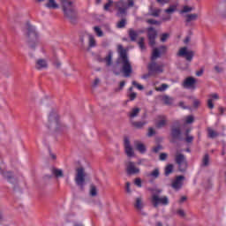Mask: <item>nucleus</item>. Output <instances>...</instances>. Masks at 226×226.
<instances>
[{"instance_id": "obj_55", "label": "nucleus", "mask_w": 226, "mask_h": 226, "mask_svg": "<svg viewBox=\"0 0 226 226\" xmlns=\"http://www.w3.org/2000/svg\"><path fill=\"white\" fill-rule=\"evenodd\" d=\"M185 142H187L188 144H191V142H193V136H186L185 138Z\"/></svg>"}, {"instance_id": "obj_12", "label": "nucleus", "mask_w": 226, "mask_h": 226, "mask_svg": "<svg viewBox=\"0 0 226 226\" xmlns=\"http://www.w3.org/2000/svg\"><path fill=\"white\" fill-rule=\"evenodd\" d=\"M165 52H167L166 46H161L159 49L154 48L152 52L151 61L152 62L156 61V59H158V57H160V56H162V54H165Z\"/></svg>"}, {"instance_id": "obj_36", "label": "nucleus", "mask_w": 226, "mask_h": 226, "mask_svg": "<svg viewBox=\"0 0 226 226\" xmlns=\"http://www.w3.org/2000/svg\"><path fill=\"white\" fill-rule=\"evenodd\" d=\"M144 37H140L139 40L138 41V45L140 50H146V45L144 44Z\"/></svg>"}, {"instance_id": "obj_31", "label": "nucleus", "mask_w": 226, "mask_h": 226, "mask_svg": "<svg viewBox=\"0 0 226 226\" xmlns=\"http://www.w3.org/2000/svg\"><path fill=\"white\" fill-rule=\"evenodd\" d=\"M162 102H164L165 105H172L174 102V98L169 96V95H164L162 97Z\"/></svg>"}, {"instance_id": "obj_14", "label": "nucleus", "mask_w": 226, "mask_h": 226, "mask_svg": "<svg viewBox=\"0 0 226 226\" xmlns=\"http://www.w3.org/2000/svg\"><path fill=\"white\" fill-rule=\"evenodd\" d=\"M126 172L129 176H133L135 174H139V172H140V169L137 168L135 162H129L126 165Z\"/></svg>"}, {"instance_id": "obj_11", "label": "nucleus", "mask_w": 226, "mask_h": 226, "mask_svg": "<svg viewBox=\"0 0 226 226\" xmlns=\"http://www.w3.org/2000/svg\"><path fill=\"white\" fill-rule=\"evenodd\" d=\"M147 36L150 47H154V45H156V36H158V32H156V30L153 27H148Z\"/></svg>"}, {"instance_id": "obj_3", "label": "nucleus", "mask_w": 226, "mask_h": 226, "mask_svg": "<svg viewBox=\"0 0 226 226\" xmlns=\"http://www.w3.org/2000/svg\"><path fill=\"white\" fill-rule=\"evenodd\" d=\"M23 32L26 33L27 41L30 44V47L34 49V46L31 43H36V41H38V32H36V27L26 23L23 27Z\"/></svg>"}, {"instance_id": "obj_50", "label": "nucleus", "mask_w": 226, "mask_h": 226, "mask_svg": "<svg viewBox=\"0 0 226 226\" xmlns=\"http://www.w3.org/2000/svg\"><path fill=\"white\" fill-rule=\"evenodd\" d=\"M134 184L138 188H142V180L140 178H136Z\"/></svg>"}, {"instance_id": "obj_57", "label": "nucleus", "mask_w": 226, "mask_h": 226, "mask_svg": "<svg viewBox=\"0 0 226 226\" xmlns=\"http://www.w3.org/2000/svg\"><path fill=\"white\" fill-rule=\"evenodd\" d=\"M215 70L216 73H222V72H223V68H222L218 65L215 66Z\"/></svg>"}, {"instance_id": "obj_34", "label": "nucleus", "mask_w": 226, "mask_h": 226, "mask_svg": "<svg viewBox=\"0 0 226 226\" xmlns=\"http://www.w3.org/2000/svg\"><path fill=\"white\" fill-rule=\"evenodd\" d=\"M169 89V85L163 83L161 85V87H155V91H158L159 93H163V91H167Z\"/></svg>"}, {"instance_id": "obj_6", "label": "nucleus", "mask_w": 226, "mask_h": 226, "mask_svg": "<svg viewBox=\"0 0 226 226\" xmlns=\"http://www.w3.org/2000/svg\"><path fill=\"white\" fill-rule=\"evenodd\" d=\"M175 162L177 163L178 170L180 172H186V169H188V162H186L185 154L177 152L175 155Z\"/></svg>"}, {"instance_id": "obj_22", "label": "nucleus", "mask_w": 226, "mask_h": 226, "mask_svg": "<svg viewBox=\"0 0 226 226\" xmlns=\"http://www.w3.org/2000/svg\"><path fill=\"white\" fill-rule=\"evenodd\" d=\"M134 146H135V148L137 149V151H139V153H140L141 154H144L146 153L147 148H146V145H144V143H142L140 141H135Z\"/></svg>"}, {"instance_id": "obj_44", "label": "nucleus", "mask_w": 226, "mask_h": 226, "mask_svg": "<svg viewBox=\"0 0 226 226\" xmlns=\"http://www.w3.org/2000/svg\"><path fill=\"white\" fill-rule=\"evenodd\" d=\"M190 11H193V7H190L188 5H185L181 13H190Z\"/></svg>"}, {"instance_id": "obj_62", "label": "nucleus", "mask_w": 226, "mask_h": 226, "mask_svg": "<svg viewBox=\"0 0 226 226\" xmlns=\"http://www.w3.org/2000/svg\"><path fill=\"white\" fill-rule=\"evenodd\" d=\"M125 84H126V83H125L124 81H121V82H120L119 88H118L119 91H121V89H123V87H124Z\"/></svg>"}, {"instance_id": "obj_7", "label": "nucleus", "mask_w": 226, "mask_h": 226, "mask_svg": "<svg viewBox=\"0 0 226 226\" xmlns=\"http://www.w3.org/2000/svg\"><path fill=\"white\" fill-rule=\"evenodd\" d=\"M177 56L178 57H185L186 61L191 62L193 59V56H195V53L192 50H188V48L183 47L178 50Z\"/></svg>"}, {"instance_id": "obj_29", "label": "nucleus", "mask_w": 226, "mask_h": 226, "mask_svg": "<svg viewBox=\"0 0 226 226\" xmlns=\"http://www.w3.org/2000/svg\"><path fill=\"white\" fill-rule=\"evenodd\" d=\"M147 177H153V179H158V177H160V170L154 169L151 173L147 175Z\"/></svg>"}, {"instance_id": "obj_4", "label": "nucleus", "mask_w": 226, "mask_h": 226, "mask_svg": "<svg viewBox=\"0 0 226 226\" xmlns=\"http://www.w3.org/2000/svg\"><path fill=\"white\" fill-rule=\"evenodd\" d=\"M48 128H52L55 132H59L63 129V124L59 121L57 111L51 110L48 117Z\"/></svg>"}, {"instance_id": "obj_32", "label": "nucleus", "mask_w": 226, "mask_h": 226, "mask_svg": "<svg viewBox=\"0 0 226 226\" xmlns=\"http://www.w3.org/2000/svg\"><path fill=\"white\" fill-rule=\"evenodd\" d=\"M172 172H174V165L168 164L165 167V176H170V174H172Z\"/></svg>"}, {"instance_id": "obj_59", "label": "nucleus", "mask_w": 226, "mask_h": 226, "mask_svg": "<svg viewBox=\"0 0 226 226\" xmlns=\"http://www.w3.org/2000/svg\"><path fill=\"white\" fill-rule=\"evenodd\" d=\"M161 150H162L161 146H157L153 148L154 153H159Z\"/></svg>"}, {"instance_id": "obj_48", "label": "nucleus", "mask_w": 226, "mask_h": 226, "mask_svg": "<svg viewBox=\"0 0 226 226\" xmlns=\"http://www.w3.org/2000/svg\"><path fill=\"white\" fill-rule=\"evenodd\" d=\"M177 215L180 216V218H185V216H186V213H185V210L183 209L177 210Z\"/></svg>"}, {"instance_id": "obj_54", "label": "nucleus", "mask_w": 226, "mask_h": 226, "mask_svg": "<svg viewBox=\"0 0 226 226\" xmlns=\"http://www.w3.org/2000/svg\"><path fill=\"white\" fill-rule=\"evenodd\" d=\"M159 159L161 160V162H165V160H167V154L166 153H162L160 154Z\"/></svg>"}, {"instance_id": "obj_8", "label": "nucleus", "mask_w": 226, "mask_h": 226, "mask_svg": "<svg viewBox=\"0 0 226 226\" xmlns=\"http://www.w3.org/2000/svg\"><path fill=\"white\" fill-rule=\"evenodd\" d=\"M115 6L117 9V17H123L124 15H126V10H128V7L126 6V2L124 0H119L118 2L115 3Z\"/></svg>"}, {"instance_id": "obj_41", "label": "nucleus", "mask_w": 226, "mask_h": 226, "mask_svg": "<svg viewBox=\"0 0 226 226\" xmlns=\"http://www.w3.org/2000/svg\"><path fill=\"white\" fill-rule=\"evenodd\" d=\"M176 10H177V6L176 5H170V8L166 9L164 11L165 13H174V11H176Z\"/></svg>"}, {"instance_id": "obj_2", "label": "nucleus", "mask_w": 226, "mask_h": 226, "mask_svg": "<svg viewBox=\"0 0 226 226\" xmlns=\"http://www.w3.org/2000/svg\"><path fill=\"white\" fill-rule=\"evenodd\" d=\"M61 4L65 17L70 19L71 22H74L77 19V11H75L73 3L70 0H61Z\"/></svg>"}, {"instance_id": "obj_61", "label": "nucleus", "mask_w": 226, "mask_h": 226, "mask_svg": "<svg viewBox=\"0 0 226 226\" xmlns=\"http://www.w3.org/2000/svg\"><path fill=\"white\" fill-rule=\"evenodd\" d=\"M100 84V79H95L94 83H93V87H96V86H98Z\"/></svg>"}, {"instance_id": "obj_13", "label": "nucleus", "mask_w": 226, "mask_h": 226, "mask_svg": "<svg viewBox=\"0 0 226 226\" xmlns=\"http://www.w3.org/2000/svg\"><path fill=\"white\" fill-rule=\"evenodd\" d=\"M195 84H197V79L193 77H188L184 80L182 86L185 89H195Z\"/></svg>"}, {"instance_id": "obj_25", "label": "nucleus", "mask_w": 226, "mask_h": 226, "mask_svg": "<svg viewBox=\"0 0 226 226\" xmlns=\"http://www.w3.org/2000/svg\"><path fill=\"white\" fill-rule=\"evenodd\" d=\"M45 7L49 10H56L59 8V5L56 3V0H48V3L45 4Z\"/></svg>"}, {"instance_id": "obj_38", "label": "nucleus", "mask_w": 226, "mask_h": 226, "mask_svg": "<svg viewBox=\"0 0 226 226\" xmlns=\"http://www.w3.org/2000/svg\"><path fill=\"white\" fill-rule=\"evenodd\" d=\"M209 165V154H206L202 159V166L207 167Z\"/></svg>"}, {"instance_id": "obj_35", "label": "nucleus", "mask_w": 226, "mask_h": 226, "mask_svg": "<svg viewBox=\"0 0 226 226\" xmlns=\"http://www.w3.org/2000/svg\"><path fill=\"white\" fill-rule=\"evenodd\" d=\"M94 31L96 36H98L99 38H102V36H103V31H102V28H100V26H94Z\"/></svg>"}, {"instance_id": "obj_45", "label": "nucleus", "mask_w": 226, "mask_h": 226, "mask_svg": "<svg viewBox=\"0 0 226 226\" xmlns=\"http://www.w3.org/2000/svg\"><path fill=\"white\" fill-rule=\"evenodd\" d=\"M97 193H98V191L96 190V186L92 185L91 188H90L91 197H96Z\"/></svg>"}, {"instance_id": "obj_58", "label": "nucleus", "mask_w": 226, "mask_h": 226, "mask_svg": "<svg viewBox=\"0 0 226 226\" xmlns=\"http://www.w3.org/2000/svg\"><path fill=\"white\" fill-rule=\"evenodd\" d=\"M130 186H131L130 182H126V184H125V191L127 192V193H130V192H132L130 190Z\"/></svg>"}, {"instance_id": "obj_17", "label": "nucleus", "mask_w": 226, "mask_h": 226, "mask_svg": "<svg viewBox=\"0 0 226 226\" xmlns=\"http://www.w3.org/2000/svg\"><path fill=\"white\" fill-rule=\"evenodd\" d=\"M151 204L154 207H159V206H168L169 199H152Z\"/></svg>"}, {"instance_id": "obj_30", "label": "nucleus", "mask_w": 226, "mask_h": 226, "mask_svg": "<svg viewBox=\"0 0 226 226\" xmlns=\"http://www.w3.org/2000/svg\"><path fill=\"white\" fill-rule=\"evenodd\" d=\"M139 112H140V109L139 108L132 109V111L129 113V117H131V119H133V117H137L139 116Z\"/></svg>"}, {"instance_id": "obj_18", "label": "nucleus", "mask_w": 226, "mask_h": 226, "mask_svg": "<svg viewBox=\"0 0 226 226\" xmlns=\"http://www.w3.org/2000/svg\"><path fill=\"white\" fill-rule=\"evenodd\" d=\"M48 66H49V64L45 59L40 58L35 62L36 70H45V68H48Z\"/></svg>"}, {"instance_id": "obj_43", "label": "nucleus", "mask_w": 226, "mask_h": 226, "mask_svg": "<svg viewBox=\"0 0 226 226\" xmlns=\"http://www.w3.org/2000/svg\"><path fill=\"white\" fill-rule=\"evenodd\" d=\"M147 24H151L152 26H160L162 24V21H158V20H155V19H147Z\"/></svg>"}, {"instance_id": "obj_46", "label": "nucleus", "mask_w": 226, "mask_h": 226, "mask_svg": "<svg viewBox=\"0 0 226 226\" xmlns=\"http://www.w3.org/2000/svg\"><path fill=\"white\" fill-rule=\"evenodd\" d=\"M132 86H134V87H137V89H139V91H142L144 90V86L137 83V81H132Z\"/></svg>"}, {"instance_id": "obj_51", "label": "nucleus", "mask_w": 226, "mask_h": 226, "mask_svg": "<svg viewBox=\"0 0 226 226\" xmlns=\"http://www.w3.org/2000/svg\"><path fill=\"white\" fill-rule=\"evenodd\" d=\"M155 133L156 132H154V129H153V127L148 128L147 137H153V135H154Z\"/></svg>"}, {"instance_id": "obj_24", "label": "nucleus", "mask_w": 226, "mask_h": 226, "mask_svg": "<svg viewBox=\"0 0 226 226\" xmlns=\"http://www.w3.org/2000/svg\"><path fill=\"white\" fill-rule=\"evenodd\" d=\"M4 177H5L7 179V181L9 183H17V179H15V177H13V173L10 172V171H6L3 173Z\"/></svg>"}, {"instance_id": "obj_21", "label": "nucleus", "mask_w": 226, "mask_h": 226, "mask_svg": "<svg viewBox=\"0 0 226 226\" xmlns=\"http://www.w3.org/2000/svg\"><path fill=\"white\" fill-rule=\"evenodd\" d=\"M166 125H167V117L159 116L158 120L155 124L156 128H163Z\"/></svg>"}, {"instance_id": "obj_56", "label": "nucleus", "mask_w": 226, "mask_h": 226, "mask_svg": "<svg viewBox=\"0 0 226 226\" xmlns=\"http://www.w3.org/2000/svg\"><path fill=\"white\" fill-rule=\"evenodd\" d=\"M88 204H94V205L100 204V200H94V199L89 200Z\"/></svg>"}, {"instance_id": "obj_10", "label": "nucleus", "mask_w": 226, "mask_h": 226, "mask_svg": "<svg viewBox=\"0 0 226 226\" xmlns=\"http://www.w3.org/2000/svg\"><path fill=\"white\" fill-rule=\"evenodd\" d=\"M148 72L150 75L163 73V65L158 64L156 62H152L148 64Z\"/></svg>"}, {"instance_id": "obj_28", "label": "nucleus", "mask_w": 226, "mask_h": 226, "mask_svg": "<svg viewBox=\"0 0 226 226\" xmlns=\"http://www.w3.org/2000/svg\"><path fill=\"white\" fill-rule=\"evenodd\" d=\"M207 137L209 139H215V138L218 137V132H216V131L213 130V128L208 127L207 129Z\"/></svg>"}, {"instance_id": "obj_42", "label": "nucleus", "mask_w": 226, "mask_h": 226, "mask_svg": "<svg viewBox=\"0 0 226 226\" xmlns=\"http://www.w3.org/2000/svg\"><path fill=\"white\" fill-rule=\"evenodd\" d=\"M124 26H126V19H122L117 24V27H118V29H123V27H124Z\"/></svg>"}, {"instance_id": "obj_16", "label": "nucleus", "mask_w": 226, "mask_h": 226, "mask_svg": "<svg viewBox=\"0 0 226 226\" xmlns=\"http://www.w3.org/2000/svg\"><path fill=\"white\" fill-rule=\"evenodd\" d=\"M124 146L125 149V154H127L129 158H132V156H134L135 152L133 151V147H132V145H130V139L124 138Z\"/></svg>"}, {"instance_id": "obj_39", "label": "nucleus", "mask_w": 226, "mask_h": 226, "mask_svg": "<svg viewBox=\"0 0 226 226\" xmlns=\"http://www.w3.org/2000/svg\"><path fill=\"white\" fill-rule=\"evenodd\" d=\"M52 173L54 174V176H56V177H63L64 176L63 170L57 169H53Z\"/></svg>"}, {"instance_id": "obj_63", "label": "nucleus", "mask_w": 226, "mask_h": 226, "mask_svg": "<svg viewBox=\"0 0 226 226\" xmlns=\"http://www.w3.org/2000/svg\"><path fill=\"white\" fill-rule=\"evenodd\" d=\"M193 105H194V107H199V105H200V101L195 100V101L193 102Z\"/></svg>"}, {"instance_id": "obj_53", "label": "nucleus", "mask_w": 226, "mask_h": 226, "mask_svg": "<svg viewBox=\"0 0 226 226\" xmlns=\"http://www.w3.org/2000/svg\"><path fill=\"white\" fill-rule=\"evenodd\" d=\"M129 98H130L131 102H133V100H135V99L137 98V93L132 92V93L129 94Z\"/></svg>"}, {"instance_id": "obj_52", "label": "nucleus", "mask_w": 226, "mask_h": 226, "mask_svg": "<svg viewBox=\"0 0 226 226\" xmlns=\"http://www.w3.org/2000/svg\"><path fill=\"white\" fill-rule=\"evenodd\" d=\"M113 3L114 2L112 0H109L108 3L104 5V10L105 11L109 10V8H110V6H112Z\"/></svg>"}, {"instance_id": "obj_37", "label": "nucleus", "mask_w": 226, "mask_h": 226, "mask_svg": "<svg viewBox=\"0 0 226 226\" xmlns=\"http://www.w3.org/2000/svg\"><path fill=\"white\" fill-rule=\"evenodd\" d=\"M161 11H162L160 9H151L150 10V15L152 17H160Z\"/></svg>"}, {"instance_id": "obj_19", "label": "nucleus", "mask_w": 226, "mask_h": 226, "mask_svg": "<svg viewBox=\"0 0 226 226\" xmlns=\"http://www.w3.org/2000/svg\"><path fill=\"white\" fill-rule=\"evenodd\" d=\"M171 137L177 140H181V129L179 127H172Z\"/></svg>"}, {"instance_id": "obj_1", "label": "nucleus", "mask_w": 226, "mask_h": 226, "mask_svg": "<svg viewBox=\"0 0 226 226\" xmlns=\"http://www.w3.org/2000/svg\"><path fill=\"white\" fill-rule=\"evenodd\" d=\"M118 52L120 54V57L118 58L117 63L122 64L121 72L124 74V77L128 79L129 77H132V73H133L132 63H130L128 55H126V49H123L122 45L118 46Z\"/></svg>"}, {"instance_id": "obj_49", "label": "nucleus", "mask_w": 226, "mask_h": 226, "mask_svg": "<svg viewBox=\"0 0 226 226\" xmlns=\"http://www.w3.org/2000/svg\"><path fill=\"white\" fill-rule=\"evenodd\" d=\"M170 35L169 34H167V33L162 34L161 35V41H162V42L167 41V40H169V37H170Z\"/></svg>"}, {"instance_id": "obj_27", "label": "nucleus", "mask_w": 226, "mask_h": 226, "mask_svg": "<svg viewBox=\"0 0 226 226\" xmlns=\"http://www.w3.org/2000/svg\"><path fill=\"white\" fill-rule=\"evenodd\" d=\"M112 51H109L108 56L102 60L106 62V66H110V64H112Z\"/></svg>"}, {"instance_id": "obj_47", "label": "nucleus", "mask_w": 226, "mask_h": 226, "mask_svg": "<svg viewBox=\"0 0 226 226\" xmlns=\"http://www.w3.org/2000/svg\"><path fill=\"white\" fill-rule=\"evenodd\" d=\"M193 121H194L193 116H187L185 117L186 124H192V123H193Z\"/></svg>"}, {"instance_id": "obj_40", "label": "nucleus", "mask_w": 226, "mask_h": 226, "mask_svg": "<svg viewBox=\"0 0 226 226\" xmlns=\"http://www.w3.org/2000/svg\"><path fill=\"white\" fill-rule=\"evenodd\" d=\"M146 124V122H132V125L134 126V128H143Z\"/></svg>"}, {"instance_id": "obj_9", "label": "nucleus", "mask_w": 226, "mask_h": 226, "mask_svg": "<svg viewBox=\"0 0 226 226\" xmlns=\"http://www.w3.org/2000/svg\"><path fill=\"white\" fill-rule=\"evenodd\" d=\"M134 209L142 215V216H147V213L144 212V207H146V203H144V200L136 199L133 203Z\"/></svg>"}, {"instance_id": "obj_15", "label": "nucleus", "mask_w": 226, "mask_h": 226, "mask_svg": "<svg viewBox=\"0 0 226 226\" xmlns=\"http://www.w3.org/2000/svg\"><path fill=\"white\" fill-rule=\"evenodd\" d=\"M185 181V176H177L171 184L173 190H181L183 188V182Z\"/></svg>"}, {"instance_id": "obj_5", "label": "nucleus", "mask_w": 226, "mask_h": 226, "mask_svg": "<svg viewBox=\"0 0 226 226\" xmlns=\"http://www.w3.org/2000/svg\"><path fill=\"white\" fill-rule=\"evenodd\" d=\"M74 181L77 186H79L81 191H84V186H86V170L83 167L76 168Z\"/></svg>"}, {"instance_id": "obj_26", "label": "nucleus", "mask_w": 226, "mask_h": 226, "mask_svg": "<svg viewBox=\"0 0 226 226\" xmlns=\"http://www.w3.org/2000/svg\"><path fill=\"white\" fill-rule=\"evenodd\" d=\"M185 19H186L185 21L187 23H190V22H192L193 20H197L199 19V14H197V13L187 14L185 16Z\"/></svg>"}, {"instance_id": "obj_60", "label": "nucleus", "mask_w": 226, "mask_h": 226, "mask_svg": "<svg viewBox=\"0 0 226 226\" xmlns=\"http://www.w3.org/2000/svg\"><path fill=\"white\" fill-rule=\"evenodd\" d=\"M203 73H204V69H200V71L196 72V76L202 77Z\"/></svg>"}, {"instance_id": "obj_64", "label": "nucleus", "mask_w": 226, "mask_h": 226, "mask_svg": "<svg viewBox=\"0 0 226 226\" xmlns=\"http://www.w3.org/2000/svg\"><path fill=\"white\" fill-rule=\"evenodd\" d=\"M133 4H134L133 0H128V6H129V8L133 7Z\"/></svg>"}, {"instance_id": "obj_23", "label": "nucleus", "mask_w": 226, "mask_h": 226, "mask_svg": "<svg viewBox=\"0 0 226 226\" xmlns=\"http://www.w3.org/2000/svg\"><path fill=\"white\" fill-rule=\"evenodd\" d=\"M139 31H135L133 29H129L128 34L131 39V41H137V38H139Z\"/></svg>"}, {"instance_id": "obj_33", "label": "nucleus", "mask_w": 226, "mask_h": 226, "mask_svg": "<svg viewBox=\"0 0 226 226\" xmlns=\"http://www.w3.org/2000/svg\"><path fill=\"white\" fill-rule=\"evenodd\" d=\"M88 43L89 47L91 48L96 47V40H94V36H93L92 34L88 35Z\"/></svg>"}, {"instance_id": "obj_20", "label": "nucleus", "mask_w": 226, "mask_h": 226, "mask_svg": "<svg viewBox=\"0 0 226 226\" xmlns=\"http://www.w3.org/2000/svg\"><path fill=\"white\" fill-rule=\"evenodd\" d=\"M208 100H207V107L208 109H215V104H213V100H220V96L218 94H211L208 95Z\"/></svg>"}]
</instances>
